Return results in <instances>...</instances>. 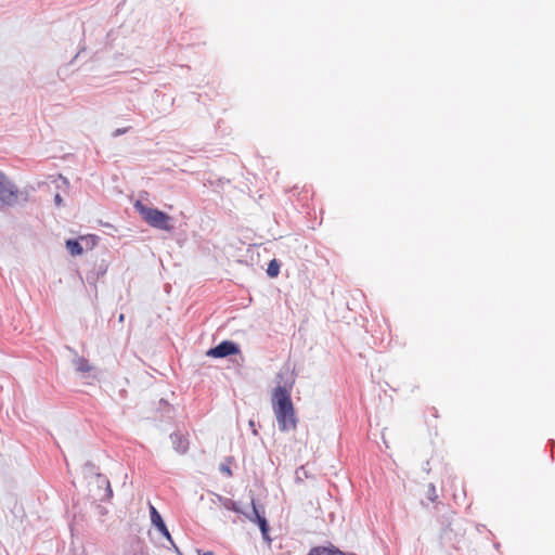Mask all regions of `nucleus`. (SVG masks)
I'll use <instances>...</instances> for the list:
<instances>
[{
	"label": "nucleus",
	"mask_w": 555,
	"mask_h": 555,
	"mask_svg": "<svg viewBox=\"0 0 555 555\" xmlns=\"http://www.w3.org/2000/svg\"><path fill=\"white\" fill-rule=\"evenodd\" d=\"M288 373V369H285L278 374V386L272 393V408L281 431H288L297 426L295 409L291 399V389L295 380L292 376L284 379Z\"/></svg>",
	"instance_id": "obj_1"
},
{
	"label": "nucleus",
	"mask_w": 555,
	"mask_h": 555,
	"mask_svg": "<svg viewBox=\"0 0 555 555\" xmlns=\"http://www.w3.org/2000/svg\"><path fill=\"white\" fill-rule=\"evenodd\" d=\"M134 209L149 225L164 231H171L173 229L171 217L166 212L147 207L141 201L134 203Z\"/></svg>",
	"instance_id": "obj_2"
},
{
	"label": "nucleus",
	"mask_w": 555,
	"mask_h": 555,
	"mask_svg": "<svg viewBox=\"0 0 555 555\" xmlns=\"http://www.w3.org/2000/svg\"><path fill=\"white\" fill-rule=\"evenodd\" d=\"M27 192L20 191L18 188L0 171V209L13 207L20 202H26Z\"/></svg>",
	"instance_id": "obj_3"
},
{
	"label": "nucleus",
	"mask_w": 555,
	"mask_h": 555,
	"mask_svg": "<svg viewBox=\"0 0 555 555\" xmlns=\"http://www.w3.org/2000/svg\"><path fill=\"white\" fill-rule=\"evenodd\" d=\"M251 506H253V508H251L250 512L243 511L242 514L249 521L257 522L259 528H260V531H261L263 540L267 541V542H271V539L269 537V525H268V521H267L263 513H260V511L256 506L254 499L251 500Z\"/></svg>",
	"instance_id": "obj_4"
},
{
	"label": "nucleus",
	"mask_w": 555,
	"mask_h": 555,
	"mask_svg": "<svg viewBox=\"0 0 555 555\" xmlns=\"http://www.w3.org/2000/svg\"><path fill=\"white\" fill-rule=\"evenodd\" d=\"M240 352L238 346L231 340H223L219 345L214 348H210L207 351V356L214 358H224L231 354H236Z\"/></svg>",
	"instance_id": "obj_5"
},
{
	"label": "nucleus",
	"mask_w": 555,
	"mask_h": 555,
	"mask_svg": "<svg viewBox=\"0 0 555 555\" xmlns=\"http://www.w3.org/2000/svg\"><path fill=\"white\" fill-rule=\"evenodd\" d=\"M150 515H151V521L153 524V526H155L157 528V530L159 532L163 533L164 537L167 538V540L173 545L176 552L179 554V555H182L179 551V548L173 544V541L171 539V535L160 516V514L157 512V509L150 504Z\"/></svg>",
	"instance_id": "obj_6"
},
{
	"label": "nucleus",
	"mask_w": 555,
	"mask_h": 555,
	"mask_svg": "<svg viewBox=\"0 0 555 555\" xmlns=\"http://www.w3.org/2000/svg\"><path fill=\"white\" fill-rule=\"evenodd\" d=\"M170 439H171L173 449L178 453L183 454L188 451L189 441L183 434H181L180 431H176L170 435Z\"/></svg>",
	"instance_id": "obj_7"
},
{
	"label": "nucleus",
	"mask_w": 555,
	"mask_h": 555,
	"mask_svg": "<svg viewBox=\"0 0 555 555\" xmlns=\"http://www.w3.org/2000/svg\"><path fill=\"white\" fill-rule=\"evenodd\" d=\"M216 501L220 503L223 507H225L229 511H233L235 513H243V509L238 506V504L234 501H232L229 498H224L222 495L216 494Z\"/></svg>",
	"instance_id": "obj_8"
},
{
	"label": "nucleus",
	"mask_w": 555,
	"mask_h": 555,
	"mask_svg": "<svg viewBox=\"0 0 555 555\" xmlns=\"http://www.w3.org/2000/svg\"><path fill=\"white\" fill-rule=\"evenodd\" d=\"M73 363H74L77 372L88 373L92 370V366L90 365L88 360H86L85 358L77 357L74 359Z\"/></svg>",
	"instance_id": "obj_9"
},
{
	"label": "nucleus",
	"mask_w": 555,
	"mask_h": 555,
	"mask_svg": "<svg viewBox=\"0 0 555 555\" xmlns=\"http://www.w3.org/2000/svg\"><path fill=\"white\" fill-rule=\"evenodd\" d=\"M66 248L72 256L81 255L83 251L82 246L80 245V243L77 240H67Z\"/></svg>",
	"instance_id": "obj_10"
},
{
	"label": "nucleus",
	"mask_w": 555,
	"mask_h": 555,
	"mask_svg": "<svg viewBox=\"0 0 555 555\" xmlns=\"http://www.w3.org/2000/svg\"><path fill=\"white\" fill-rule=\"evenodd\" d=\"M279 272H280V263L278 262L276 259H272L269 262V266H268V269H267V274L270 278H275V276L279 275Z\"/></svg>",
	"instance_id": "obj_11"
},
{
	"label": "nucleus",
	"mask_w": 555,
	"mask_h": 555,
	"mask_svg": "<svg viewBox=\"0 0 555 555\" xmlns=\"http://www.w3.org/2000/svg\"><path fill=\"white\" fill-rule=\"evenodd\" d=\"M127 131H128V128H118V129H116V130L112 133V135H113L114 138H116V137H119V135H121V134L126 133Z\"/></svg>",
	"instance_id": "obj_12"
},
{
	"label": "nucleus",
	"mask_w": 555,
	"mask_h": 555,
	"mask_svg": "<svg viewBox=\"0 0 555 555\" xmlns=\"http://www.w3.org/2000/svg\"><path fill=\"white\" fill-rule=\"evenodd\" d=\"M98 477H99V479H101V481H103L104 483H106V491H107V493H108V496H111V495L113 494V492H112V489H111V487H109V482H108V480H107V479H105V478H103V477H101L100 475H99Z\"/></svg>",
	"instance_id": "obj_13"
},
{
	"label": "nucleus",
	"mask_w": 555,
	"mask_h": 555,
	"mask_svg": "<svg viewBox=\"0 0 555 555\" xmlns=\"http://www.w3.org/2000/svg\"><path fill=\"white\" fill-rule=\"evenodd\" d=\"M220 470H221L222 473H225V474H227V475H229V476H231V475H232L231 469H230L228 466H225V465H221V466H220Z\"/></svg>",
	"instance_id": "obj_14"
},
{
	"label": "nucleus",
	"mask_w": 555,
	"mask_h": 555,
	"mask_svg": "<svg viewBox=\"0 0 555 555\" xmlns=\"http://www.w3.org/2000/svg\"><path fill=\"white\" fill-rule=\"evenodd\" d=\"M54 202H55L56 206H61L62 205L63 199H62V197H61V195L59 193L55 194Z\"/></svg>",
	"instance_id": "obj_15"
},
{
	"label": "nucleus",
	"mask_w": 555,
	"mask_h": 555,
	"mask_svg": "<svg viewBox=\"0 0 555 555\" xmlns=\"http://www.w3.org/2000/svg\"><path fill=\"white\" fill-rule=\"evenodd\" d=\"M249 426L253 428V434L257 435V430L255 429V422L253 420L249 421Z\"/></svg>",
	"instance_id": "obj_16"
},
{
	"label": "nucleus",
	"mask_w": 555,
	"mask_h": 555,
	"mask_svg": "<svg viewBox=\"0 0 555 555\" xmlns=\"http://www.w3.org/2000/svg\"><path fill=\"white\" fill-rule=\"evenodd\" d=\"M198 555H215L212 552L210 551H207V552H202V551H197Z\"/></svg>",
	"instance_id": "obj_17"
},
{
	"label": "nucleus",
	"mask_w": 555,
	"mask_h": 555,
	"mask_svg": "<svg viewBox=\"0 0 555 555\" xmlns=\"http://www.w3.org/2000/svg\"><path fill=\"white\" fill-rule=\"evenodd\" d=\"M435 487L433 485H430L429 487V495H434L435 494Z\"/></svg>",
	"instance_id": "obj_18"
}]
</instances>
